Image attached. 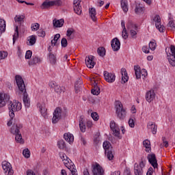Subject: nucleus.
<instances>
[{"instance_id": "nucleus-21", "label": "nucleus", "mask_w": 175, "mask_h": 175, "mask_svg": "<svg viewBox=\"0 0 175 175\" xmlns=\"http://www.w3.org/2000/svg\"><path fill=\"white\" fill-rule=\"evenodd\" d=\"M146 99L149 103L155 99V92L154 90H150L146 94Z\"/></svg>"}, {"instance_id": "nucleus-41", "label": "nucleus", "mask_w": 175, "mask_h": 175, "mask_svg": "<svg viewBox=\"0 0 175 175\" xmlns=\"http://www.w3.org/2000/svg\"><path fill=\"white\" fill-rule=\"evenodd\" d=\"M18 39V26H16L15 33L13 35V43H16V40Z\"/></svg>"}, {"instance_id": "nucleus-36", "label": "nucleus", "mask_w": 175, "mask_h": 175, "mask_svg": "<svg viewBox=\"0 0 175 175\" xmlns=\"http://www.w3.org/2000/svg\"><path fill=\"white\" fill-rule=\"evenodd\" d=\"M27 40L29 42H27V44L29 46H33L36 43V37L35 36H31Z\"/></svg>"}, {"instance_id": "nucleus-45", "label": "nucleus", "mask_w": 175, "mask_h": 175, "mask_svg": "<svg viewBox=\"0 0 175 175\" xmlns=\"http://www.w3.org/2000/svg\"><path fill=\"white\" fill-rule=\"evenodd\" d=\"M52 6H62V0L52 1Z\"/></svg>"}, {"instance_id": "nucleus-20", "label": "nucleus", "mask_w": 175, "mask_h": 175, "mask_svg": "<svg viewBox=\"0 0 175 175\" xmlns=\"http://www.w3.org/2000/svg\"><path fill=\"white\" fill-rule=\"evenodd\" d=\"M85 64L88 68L92 69L95 66V62H94V56H89L85 57Z\"/></svg>"}, {"instance_id": "nucleus-64", "label": "nucleus", "mask_w": 175, "mask_h": 175, "mask_svg": "<svg viewBox=\"0 0 175 175\" xmlns=\"http://www.w3.org/2000/svg\"><path fill=\"white\" fill-rule=\"evenodd\" d=\"M27 175H35V174L33 173V171L31 170H28L27 171Z\"/></svg>"}, {"instance_id": "nucleus-4", "label": "nucleus", "mask_w": 175, "mask_h": 175, "mask_svg": "<svg viewBox=\"0 0 175 175\" xmlns=\"http://www.w3.org/2000/svg\"><path fill=\"white\" fill-rule=\"evenodd\" d=\"M103 147L107 159H109V161H113L114 158V150L113 149V146H111V144H110L109 141H105Z\"/></svg>"}, {"instance_id": "nucleus-40", "label": "nucleus", "mask_w": 175, "mask_h": 175, "mask_svg": "<svg viewBox=\"0 0 175 175\" xmlns=\"http://www.w3.org/2000/svg\"><path fill=\"white\" fill-rule=\"evenodd\" d=\"M83 84V81H81V79H79V80H77L75 82V92L77 94V92H79V88H80V85H81Z\"/></svg>"}, {"instance_id": "nucleus-13", "label": "nucleus", "mask_w": 175, "mask_h": 175, "mask_svg": "<svg viewBox=\"0 0 175 175\" xmlns=\"http://www.w3.org/2000/svg\"><path fill=\"white\" fill-rule=\"evenodd\" d=\"M2 167L4 170V173H8L9 175H13V170L12 168V164L8 161L2 162Z\"/></svg>"}, {"instance_id": "nucleus-14", "label": "nucleus", "mask_w": 175, "mask_h": 175, "mask_svg": "<svg viewBox=\"0 0 175 175\" xmlns=\"http://www.w3.org/2000/svg\"><path fill=\"white\" fill-rule=\"evenodd\" d=\"M153 21L156 23V28L159 29V32H163L165 31V27L161 25V16L156 15L153 18Z\"/></svg>"}, {"instance_id": "nucleus-25", "label": "nucleus", "mask_w": 175, "mask_h": 175, "mask_svg": "<svg viewBox=\"0 0 175 175\" xmlns=\"http://www.w3.org/2000/svg\"><path fill=\"white\" fill-rule=\"evenodd\" d=\"M64 23H65L64 19H60V20L54 19L53 21V27H55V28H61V27L64 26Z\"/></svg>"}, {"instance_id": "nucleus-2", "label": "nucleus", "mask_w": 175, "mask_h": 175, "mask_svg": "<svg viewBox=\"0 0 175 175\" xmlns=\"http://www.w3.org/2000/svg\"><path fill=\"white\" fill-rule=\"evenodd\" d=\"M21 129H23V124L21 123H14L10 129V133L15 135V140L17 143H24Z\"/></svg>"}, {"instance_id": "nucleus-31", "label": "nucleus", "mask_w": 175, "mask_h": 175, "mask_svg": "<svg viewBox=\"0 0 175 175\" xmlns=\"http://www.w3.org/2000/svg\"><path fill=\"white\" fill-rule=\"evenodd\" d=\"M92 94L93 95H99L100 94V88L98 86V83L94 81V88L92 89Z\"/></svg>"}, {"instance_id": "nucleus-63", "label": "nucleus", "mask_w": 175, "mask_h": 175, "mask_svg": "<svg viewBox=\"0 0 175 175\" xmlns=\"http://www.w3.org/2000/svg\"><path fill=\"white\" fill-rule=\"evenodd\" d=\"M124 175H131V170L126 169L124 172Z\"/></svg>"}, {"instance_id": "nucleus-17", "label": "nucleus", "mask_w": 175, "mask_h": 175, "mask_svg": "<svg viewBox=\"0 0 175 175\" xmlns=\"http://www.w3.org/2000/svg\"><path fill=\"white\" fill-rule=\"evenodd\" d=\"M10 99V96L8 94H0V107H4L6 106V103L9 102Z\"/></svg>"}, {"instance_id": "nucleus-55", "label": "nucleus", "mask_w": 175, "mask_h": 175, "mask_svg": "<svg viewBox=\"0 0 175 175\" xmlns=\"http://www.w3.org/2000/svg\"><path fill=\"white\" fill-rule=\"evenodd\" d=\"M8 57V53L3 51L0 52V59H5Z\"/></svg>"}, {"instance_id": "nucleus-33", "label": "nucleus", "mask_w": 175, "mask_h": 175, "mask_svg": "<svg viewBox=\"0 0 175 175\" xmlns=\"http://www.w3.org/2000/svg\"><path fill=\"white\" fill-rule=\"evenodd\" d=\"M134 70L135 72L136 79H142V70L139 66H134Z\"/></svg>"}, {"instance_id": "nucleus-59", "label": "nucleus", "mask_w": 175, "mask_h": 175, "mask_svg": "<svg viewBox=\"0 0 175 175\" xmlns=\"http://www.w3.org/2000/svg\"><path fill=\"white\" fill-rule=\"evenodd\" d=\"M59 157L63 161H66V159H68V157H66L65 153H59Z\"/></svg>"}, {"instance_id": "nucleus-10", "label": "nucleus", "mask_w": 175, "mask_h": 175, "mask_svg": "<svg viewBox=\"0 0 175 175\" xmlns=\"http://www.w3.org/2000/svg\"><path fill=\"white\" fill-rule=\"evenodd\" d=\"M110 128L111 131H112L113 134L116 136V137H118V139H121L120 136V127L118 124L114 122V120L111 121L110 122Z\"/></svg>"}, {"instance_id": "nucleus-38", "label": "nucleus", "mask_w": 175, "mask_h": 175, "mask_svg": "<svg viewBox=\"0 0 175 175\" xmlns=\"http://www.w3.org/2000/svg\"><path fill=\"white\" fill-rule=\"evenodd\" d=\"M25 16L23 15H16L14 17L15 23H18V24H21V23H24Z\"/></svg>"}, {"instance_id": "nucleus-35", "label": "nucleus", "mask_w": 175, "mask_h": 175, "mask_svg": "<svg viewBox=\"0 0 175 175\" xmlns=\"http://www.w3.org/2000/svg\"><path fill=\"white\" fill-rule=\"evenodd\" d=\"M120 3L123 12L126 13L128 12V3L126 2V0H120Z\"/></svg>"}, {"instance_id": "nucleus-32", "label": "nucleus", "mask_w": 175, "mask_h": 175, "mask_svg": "<svg viewBox=\"0 0 175 175\" xmlns=\"http://www.w3.org/2000/svg\"><path fill=\"white\" fill-rule=\"evenodd\" d=\"M143 145L146 148V152L151 151V142L148 139H146L143 142Z\"/></svg>"}, {"instance_id": "nucleus-60", "label": "nucleus", "mask_w": 175, "mask_h": 175, "mask_svg": "<svg viewBox=\"0 0 175 175\" xmlns=\"http://www.w3.org/2000/svg\"><path fill=\"white\" fill-rule=\"evenodd\" d=\"M61 38L60 33H57L53 38V42H58V40Z\"/></svg>"}, {"instance_id": "nucleus-50", "label": "nucleus", "mask_w": 175, "mask_h": 175, "mask_svg": "<svg viewBox=\"0 0 175 175\" xmlns=\"http://www.w3.org/2000/svg\"><path fill=\"white\" fill-rule=\"evenodd\" d=\"M72 33H75V29L69 28L67 30L66 36H68V38H70V36H72Z\"/></svg>"}, {"instance_id": "nucleus-29", "label": "nucleus", "mask_w": 175, "mask_h": 175, "mask_svg": "<svg viewBox=\"0 0 175 175\" xmlns=\"http://www.w3.org/2000/svg\"><path fill=\"white\" fill-rule=\"evenodd\" d=\"M53 6V1L50 0L44 1L41 5V9H49V8H51Z\"/></svg>"}, {"instance_id": "nucleus-1", "label": "nucleus", "mask_w": 175, "mask_h": 175, "mask_svg": "<svg viewBox=\"0 0 175 175\" xmlns=\"http://www.w3.org/2000/svg\"><path fill=\"white\" fill-rule=\"evenodd\" d=\"M16 83L18 85L19 90V94L23 95V103L25 107H29L31 106V100L29 96H28V93H27V89H25V83H24V79L20 75H16L15 77Z\"/></svg>"}, {"instance_id": "nucleus-53", "label": "nucleus", "mask_w": 175, "mask_h": 175, "mask_svg": "<svg viewBox=\"0 0 175 175\" xmlns=\"http://www.w3.org/2000/svg\"><path fill=\"white\" fill-rule=\"evenodd\" d=\"M162 141H163V146L164 147H165L166 148H167V147H169V142L167 141H166V137H163Z\"/></svg>"}, {"instance_id": "nucleus-16", "label": "nucleus", "mask_w": 175, "mask_h": 175, "mask_svg": "<svg viewBox=\"0 0 175 175\" xmlns=\"http://www.w3.org/2000/svg\"><path fill=\"white\" fill-rule=\"evenodd\" d=\"M111 46L113 51H118L121 47V42L117 38H113L111 41Z\"/></svg>"}, {"instance_id": "nucleus-8", "label": "nucleus", "mask_w": 175, "mask_h": 175, "mask_svg": "<svg viewBox=\"0 0 175 175\" xmlns=\"http://www.w3.org/2000/svg\"><path fill=\"white\" fill-rule=\"evenodd\" d=\"M92 175H105V170L99 163H96L92 165Z\"/></svg>"}, {"instance_id": "nucleus-5", "label": "nucleus", "mask_w": 175, "mask_h": 175, "mask_svg": "<svg viewBox=\"0 0 175 175\" xmlns=\"http://www.w3.org/2000/svg\"><path fill=\"white\" fill-rule=\"evenodd\" d=\"M115 109L118 118L120 120H124L125 117H126V109H124L122 103L118 100L116 101Z\"/></svg>"}, {"instance_id": "nucleus-24", "label": "nucleus", "mask_w": 175, "mask_h": 175, "mask_svg": "<svg viewBox=\"0 0 175 175\" xmlns=\"http://www.w3.org/2000/svg\"><path fill=\"white\" fill-rule=\"evenodd\" d=\"M90 17L92 18V21H96V10L94 8H89Z\"/></svg>"}, {"instance_id": "nucleus-23", "label": "nucleus", "mask_w": 175, "mask_h": 175, "mask_svg": "<svg viewBox=\"0 0 175 175\" xmlns=\"http://www.w3.org/2000/svg\"><path fill=\"white\" fill-rule=\"evenodd\" d=\"M147 128H148V129H150V131L153 135L157 134V126L155 124H154V122H148Z\"/></svg>"}, {"instance_id": "nucleus-47", "label": "nucleus", "mask_w": 175, "mask_h": 175, "mask_svg": "<svg viewBox=\"0 0 175 175\" xmlns=\"http://www.w3.org/2000/svg\"><path fill=\"white\" fill-rule=\"evenodd\" d=\"M40 27V25L38 23L31 24V31H38Z\"/></svg>"}, {"instance_id": "nucleus-42", "label": "nucleus", "mask_w": 175, "mask_h": 175, "mask_svg": "<svg viewBox=\"0 0 175 175\" xmlns=\"http://www.w3.org/2000/svg\"><path fill=\"white\" fill-rule=\"evenodd\" d=\"M149 49L150 50H152V51H154V50H155V49H157V42H155V40L150 42Z\"/></svg>"}, {"instance_id": "nucleus-57", "label": "nucleus", "mask_w": 175, "mask_h": 175, "mask_svg": "<svg viewBox=\"0 0 175 175\" xmlns=\"http://www.w3.org/2000/svg\"><path fill=\"white\" fill-rule=\"evenodd\" d=\"M129 125L131 128H135V120H133L132 118H130L129 120Z\"/></svg>"}, {"instance_id": "nucleus-49", "label": "nucleus", "mask_w": 175, "mask_h": 175, "mask_svg": "<svg viewBox=\"0 0 175 175\" xmlns=\"http://www.w3.org/2000/svg\"><path fill=\"white\" fill-rule=\"evenodd\" d=\"M62 47H68V40L66 38H64L62 39L61 41Z\"/></svg>"}, {"instance_id": "nucleus-58", "label": "nucleus", "mask_w": 175, "mask_h": 175, "mask_svg": "<svg viewBox=\"0 0 175 175\" xmlns=\"http://www.w3.org/2000/svg\"><path fill=\"white\" fill-rule=\"evenodd\" d=\"M142 51H144L145 54H148L150 53V49L147 46H144L142 47Z\"/></svg>"}, {"instance_id": "nucleus-44", "label": "nucleus", "mask_w": 175, "mask_h": 175, "mask_svg": "<svg viewBox=\"0 0 175 175\" xmlns=\"http://www.w3.org/2000/svg\"><path fill=\"white\" fill-rule=\"evenodd\" d=\"M23 155L25 157V158H29V157H31V152L29 151V149L26 148L23 150Z\"/></svg>"}, {"instance_id": "nucleus-19", "label": "nucleus", "mask_w": 175, "mask_h": 175, "mask_svg": "<svg viewBox=\"0 0 175 175\" xmlns=\"http://www.w3.org/2000/svg\"><path fill=\"white\" fill-rule=\"evenodd\" d=\"M80 0L74 1V12L80 16L81 14V5H80Z\"/></svg>"}, {"instance_id": "nucleus-9", "label": "nucleus", "mask_w": 175, "mask_h": 175, "mask_svg": "<svg viewBox=\"0 0 175 175\" xmlns=\"http://www.w3.org/2000/svg\"><path fill=\"white\" fill-rule=\"evenodd\" d=\"M62 117V109L57 107L53 112V117L52 118L53 124H57Z\"/></svg>"}, {"instance_id": "nucleus-34", "label": "nucleus", "mask_w": 175, "mask_h": 175, "mask_svg": "<svg viewBox=\"0 0 175 175\" xmlns=\"http://www.w3.org/2000/svg\"><path fill=\"white\" fill-rule=\"evenodd\" d=\"M135 13L136 14H142L143 13V4H136Z\"/></svg>"}, {"instance_id": "nucleus-11", "label": "nucleus", "mask_w": 175, "mask_h": 175, "mask_svg": "<svg viewBox=\"0 0 175 175\" xmlns=\"http://www.w3.org/2000/svg\"><path fill=\"white\" fill-rule=\"evenodd\" d=\"M149 163L154 167V169H158V161L157 160V156L155 154H149L147 156Z\"/></svg>"}, {"instance_id": "nucleus-27", "label": "nucleus", "mask_w": 175, "mask_h": 175, "mask_svg": "<svg viewBox=\"0 0 175 175\" xmlns=\"http://www.w3.org/2000/svg\"><path fill=\"white\" fill-rule=\"evenodd\" d=\"M64 137L68 143H73L75 140V137H73V135H72L70 133H66L64 135Z\"/></svg>"}, {"instance_id": "nucleus-54", "label": "nucleus", "mask_w": 175, "mask_h": 175, "mask_svg": "<svg viewBox=\"0 0 175 175\" xmlns=\"http://www.w3.org/2000/svg\"><path fill=\"white\" fill-rule=\"evenodd\" d=\"M32 57V51H27L25 54V59H29Z\"/></svg>"}, {"instance_id": "nucleus-12", "label": "nucleus", "mask_w": 175, "mask_h": 175, "mask_svg": "<svg viewBox=\"0 0 175 175\" xmlns=\"http://www.w3.org/2000/svg\"><path fill=\"white\" fill-rule=\"evenodd\" d=\"M49 87H51V88H54L55 92H56V94H58L59 95V94H62V92H65V88L58 85V84H57V82L55 81L50 82Z\"/></svg>"}, {"instance_id": "nucleus-15", "label": "nucleus", "mask_w": 175, "mask_h": 175, "mask_svg": "<svg viewBox=\"0 0 175 175\" xmlns=\"http://www.w3.org/2000/svg\"><path fill=\"white\" fill-rule=\"evenodd\" d=\"M105 80L107 83H114L116 81V74L109 72L107 71H104Z\"/></svg>"}, {"instance_id": "nucleus-43", "label": "nucleus", "mask_w": 175, "mask_h": 175, "mask_svg": "<svg viewBox=\"0 0 175 175\" xmlns=\"http://www.w3.org/2000/svg\"><path fill=\"white\" fill-rule=\"evenodd\" d=\"M58 148L60 150H64L65 147H66V144H65V142L64 140H60L57 143Z\"/></svg>"}, {"instance_id": "nucleus-26", "label": "nucleus", "mask_w": 175, "mask_h": 175, "mask_svg": "<svg viewBox=\"0 0 175 175\" xmlns=\"http://www.w3.org/2000/svg\"><path fill=\"white\" fill-rule=\"evenodd\" d=\"M37 64H42V59L38 57V56H33L29 62V65H36Z\"/></svg>"}, {"instance_id": "nucleus-39", "label": "nucleus", "mask_w": 175, "mask_h": 175, "mask_svg": "<svg viewBox=\"0 0 175 175\" xmlns=\"http://www.w3.org/2000/svg\"><path fill=\"white\" fill-rule=\"evenodd\" d=\"M97 53L100 57H105L106 55V49L103 46L99 47L97 49Z\"/></svg>"}, {"instance_id": "nucleus-7", "label": "nucleus", "mask_w": 175, "mask_h": 175, "mask_svg": "<svg viewBox=\"0 0 175 175\" xmlns=\"http://www.w3.org/2000/svg\"><path fill=\"white\" fill-rule=\"evenodd\" d=\"M170 51H171L172 53H167V51H165V53L167 54V59L168 60L169 64L174 68V66H175V46H174V45L170 46Z\"/></svg>"}, {"instance_id": "nucleus-56", "label": "nucleus", "mask_w": 175, "mask_h": 175, "mask_svg": "<svg viewBox=\"0 0 175 175\" xmlns=\"http://www.w3.org/2000/svg\"><path fill=\"white\" fill-rule=\"evenodd\" d=\"M122 36L123 39H128V31H126V29H125V31L124 29L122 30Z\"/></svg>"}, {"instance_id": "nucleus-22", "label": "nucleus", "mask_w": 175, "mask_h": 175, "mask_svg": "<svg viewBox=\"0 0 175 175\" xmlns=\"http://www.w3.org/2000/svg\"><path fill=\"white\" fill-rule=\"evenodd\" d=\"M121 75H122V81L124 84L125 83L128 82V80H129V77L128 76V72H126V68H122L121 69Z\"/></svg>"}, {"instance_id": "nucleus-6", "label": "nucleus", "mask_w": 175, "mask_h": 175, "mask_svg": "<svg viewBox=\"0 0 175 175\" xmlns=\"http://www.w3.org/2000/svg\"><path fill=\"white\" fill-rule=\"evenodd\" d=\"M126 28L130 31V35L133 39H136L137 35V25L133 23L132 21H129L126 24Z\"/></svg>"}, {"instance_id": "nucleus-30", "label": "nucleus", "mask_w": 175, "mask_h": 175, "mask_svg": "<svg viewBox=\"0 0 175 175\" xmlns=\"http://www.w3.org/2000/svg\"><path fill=\"white\" fill-rule=\"evenodd\" d=\"M143 169L139 168V164L135 163L134 164V174L135 175H143Z\"/></svg>"}, {"instance_id": "nucleus-46", "label": "nucleus", "mask_w": 175, "mask_h": 175, "mask_svg": "<svg viewBox=\"0 0 175 175\" xmlns=\"http://www.w3.org/2000/svg\"><path fill=\"white\" fill-rule=\"evenodd\" d=\"M168 28H171L172 31H175V21H171L167 25Z\"/></svg>"}, {"instance_id": "nucleus-61", "label": "nucleus", "mask_w": 175, "mask_h": 175, "mask_svg": "<svg viewBox=\"0 0 175 175\" xmlns=\"http://www.w3.org/2000/svg\"><path fill=\"white\" fill-rule=\"evenodd\" d=\"M152 173H154V168L150 167L148 168L146 175H152Z\"/></svg>"}, {"instance_id": "nucleus-48", "label": "nucleus", "mask_w": 175, "mask_h": 175, "mask_svg": "<svg viewBox=\"0 0 175 175\" xmlns=\"http://www.w3.org/2000/svg\"><path fill=\"white\" fill-rule=\"evenodd\" d=\"M99 136H100V133H96L94 139V142L95 144H98L99 142L100 141Z\"/></svg>"}, {"instance_id": "nucleus-62", "label": "nucleus", "mask_w": 175, "mask_h": 175, "mask_svg": "<svg viewBox=\"0 0 175 175\" xmlns=\"http://www.w3.org/2000/svg\"><path fill=\"white\" fill-rule=\"evenodd\" d=\"M79 128H80V131L81 132H85V124H79Z\"/></svg>"}, {"instance_id": "nucleus-18", "label": "nucleus", "mask_w": 175, "mask_h": 175, "mask_svg": "<svg viewBox=\"0 0 175 175\" xmlns=\"http://www.w3.org/2000/svg\"><path fill=\"white\" fill-rule=\"evenodd\" d=\"M37 106L39 107L40 113L42 114V117H44V118H47V108H46L44 103H38Z\"/></svg>"}, {"instance_id": "nucleus-28", "label": "nucleus", "mask_w": 175, "mask_h": 175, "mask_svg": "<svg viewBox=\"0 0 175 175\" xmlns=\"http://www.w3.org/2000/svg\"><path fill=\"white\" fill-rule=\"evenodd\" d=\"M6 31V21L0 18V36Z\"/></svg>"}, {"instance_id": "nucleus-3", "label": "nucleus", "mask_w": 175, "mask_h": 175, "mask_svg": "<svg viewBox=\"0 0 175 175\" xmlns=\"http://www.w3.org/2000/svg\"><path fill=\"white\" fill-rule=\"evenodd\" d=\"M8 109L10 110L9 115L10 118L13 119L14 118V112L18 111L21 109V103L18 101L14 100L10 101L8 100Z\"/></svg>"}, {"instance_id": "nucleus-51", "label": "nucleus", "mask_w": 175, "mask_h": 175, "mask_svg": "<svg viewBox=\"0 0 175 175\" xmlns=\"http://www.w3.org/2000/svg\"><path fill=\"white\" fill-rule=\"evenodd\" d=\"M38 35L40 38H44V36H46V31L43 29H40L38 31Z\"/></svg>"}, {"instance_id": "nucleus-37", "label": "nucleus", "mask_w": 175, "mask_h": 175, "mask_svg": "<svg viewBox=\"0 0 175 175\" xmlns=\"http://www.w3.org/2000/svg\"><path fill=\"white\" fill-rule=\"evenodd\" d=\"M49 59L52 65H55V62H57V59L55 55L53 54V53H49Z\"/></svg>"}, {"instance_id": "nucleus-52", "label": "nucleus", "mask_w": 175, "mask_h": 175, "mask_svg": "<svg viewBox=\"0 0 175 175\" xmlns=\"http://www.w3.org/2000/svg\"><path fill=\"white\" fill-rule=\"evenodd\" d=\"M91 117L94 121H98V120H99V116H98V113L96 112L92 113Z\"/></svg>"}]
</instances>
